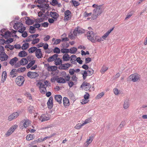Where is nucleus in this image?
<instances>
[{
  "label": "nucleus",
  "mask_w": 147,
  "mask_h": 147,
  "mask_svg": "<svg viewBox=\"0 0 147 147\" xmlns=\"http://www.w3.org/2000/svg\"><path fill=\"white\" fill-rule=\"evenodd\" d=\"M87 35L88 38L92 42H96V40L97 39L98 36H96L94 38V35L93 32L91 31H89L87 32Z\"/></svg>",
  "instance_id": "obj_1"
},
{
  "label": "nucleus",
  "mask_w": 147,
  "mask_h": 147,
  "mask_svg": "<svg viewBox=\"0 0 147 147\" xmlns=\"http://www.w3.org/2000/svg\"><path fill=\"white\" fill-rule=\"evenodd\" d=\"M140 76L137 74H135L130 75L128 78V80H131L134 82L140 80Z\"/></svg>",
  "instance_id": "obj_2"
},
{
  "label": "nucleus",
  "mask_w": 147,
  "mask_h": 147,
  "mask_svg": "<svg viewBox=\"0 0 147 147\" xmlns=\"http://www.w3.org/2000/svg\"><path fill=\"white\" fill-rule=\"evenodd\" d=\"M24 81V78L22 76H18L16 80V82L17 84L19 86L22 85Z\"/></svg>",
  "instance_id": "obj_3"
},
{
  "label": "nucleus",
  "mask_w": 147,
  "mask_h": 147,
  "mask_svg": "<svg viewBox=\"0 0 147 147\" xmlns=\"http://www.w3.org/2000/svg\"><path fill=\"white\" fill-rule=\"evenodd\" d=\"M27 76L31 79H34L38 76L39 74L36 72L29 71L27 74Z\"/></svg>",
  "instance_id": "obj_4"
},
{
  "label": "nucleus",
  "mask_w": 147,
  "mask_h": 147,
  "mask_svg": "<svg viewBox=\"0 0 147 147\" xmlns=\"http://www.w3.org/2000/svg\"><path fill=\"white\" fill-rule=\"evenodd\" d=\"M65 17L64 20L66 21L70 20L71 17V12L69 10H67L65 12Z\"/></svg>",
  "instance_id": "obj_5"
},
{
  "label": "nucleus",
  "mask_w": 147,
  "mask_h": 147,
  "mask_svg": "<svg viewBox=\"0 0 147 147\" xmlns=\"http://www.w3.org/2000/svg\"><path fill=\"white\" fill-rule=\"evenodd\" d=\"M71 66V65L67 63L64 64H61L58 67V68L60 70H67Z\"/></svg>",
  "instance_id": "obj_6"
},
{
  "label": "nucleus",
  "mask_w": 147,
  "mask_h": 147,
  "mask_svg": "<svg viewBox=\"0 0 147 147\" xmlns=\"http://www.w3.org/2000/svg\"><path fill=\"white\" fill-rule=\"evenodd\" d=\"M18 127L17 125H15L11 127L9 130L7 131L5 135L7 136H10L15 130Z\"/></svg>",
  "instance_id": "obj_7"
},
{
  "label": "nucleus",
  "mask_w": 147,
  "mask_h": 147,
  "mask_svg": "<svg viewBox=\"0 0 147 147\" xmlns=\"http://www.w3.org/2000/svg\"><path fill=\"white\" fill-rule=\"evenodd\" d=\"M19 115V114L18 112H14L9 116L8 120L9 121H12L13 119L16 118L18 117Z\"/></svg>",
  "instance_id": "obj_8"
},
{
  "label": "nucleus",
  "mask_w": 147,
  "mask_h": 147,
  "mask_svg": "<svg viewBox=\"0 0 147 147\" xmlns=\"http://www.w3.org/2000/svg\"><path fill=\"white\" fill-rule=\"evenodd\" d=\"M15 21H12L11 22L10 24L14 23L13 28L15 29H18L20 27H22L23 25V24L20 22H15Z\"/></svg>",
  "instance_id": "obj_9"
},
{
  "label": "nucleus",
  "mask_w": 147,
  "mask_h": 147,
  "mask_svg": "<svg viewBox=\"0 0 147 147\" xmlns=\"http://www.w3.org/2000/svg\"><path fill=\"white\" fill-rule=\"evenodd\" d=\"M50 118L48 114H43L40 116V120L42 122H43L49 120Z\"/></svg>",
  "instance_id": "obj_10"
},
{
  "label": "nucleus",
  "mask_w": 147,
  "mask_h": 147,
  "mask_svg": "<svg viewBox=\"0 0 147 147\" xmlns=\"http://www.w3.org/2000/svg\"><path fill=\"white\" fill-rule=\"evenodd\" d=\"M53 98L51 96L49 98V99L47 102V105L48 108L49 109H51L53 106Z\"/></svg>",
  "instance_id": "obj_11"
},
{
  "label": "nucleus",
  "mask_w": 147,
  "mask_h": 147,
  "mask_svg": "<svg viewBox=\"0 0 147 147\" xmlns=\"http://www.w3.org/2000/svg\"><path fill=\"white\" fill-rule=\"evenodd\" d=\"M101 5H99L94 9L93 12L96 13L98 16L100 15L102 13V9L101 8Z\"/></svg>",
  "instance_id": "obj_12"
},
{
  "label": "nucleus",
  "mask_w": 147,
  "mask_h": 147,
  "mask_svg": "<svg viewBox=\"0 0 147 147\" xmlns=\"http://www.w3.org/2000/svg\"><path fill=\"white\" fill-rule=\"evenodd\" d=\"M35 55L38 59L42 58L43 56L40 49H38L35 52Z\"/></svg>",
  "instance_id": "obj_13"
},
{
  "label": "nucleus",
  "mask_w": 147,
  "mask_h": 147,
  "mask_svg": "<svg viewBox=\"0 0 147 147\" xmlns=\"http://www.w3.org/2000/svg\"><path fill=\"white\" fill-rule=\"evenodd\" d=\"M58 56V54H55L48 58L47 61L48 62H51L53 61H55L56 58Z\"/></svg>",
  "instance_id": "obj_14"
},
{
  "label": "nucleus",
  "mask_w": 147,
  "mask_h": 147,
  "mask_svg": "<svg viewBox=\"0 0 147 147\" xmlns=\"http://www.w3.org/2000/svg\"><path fill=\"white\" fill-rule=\"evenodd\" d=\"M30 121L28 119H24L22 121V122L23 123V126L24 127L26 128L29 125L30 123Z\"/></svg>",
  "instance_id": "obj_15"
},
{
  "label": "nucleus",
  "mask_w": 147,
  "mask_h": 147,
  "mask_svg": "<svg viewBox=\"0 0 147 147\" xmlns=\"http://www.w3.org/2000/svg\"><path fill=\"white\" fill-rule=\"evenodd\" d=\"M8 58V56L5 53L0 54V59L1 61L6 60Z\"/></svg>",
  "instance_id": "obj_16"
},
{
  "label": "nucleus",
  "mask_w": 147,
  "mask_h": 147,
  "mask_svg": "<svg viewBox=\"0 0 147 147\" xmlns=\"http://www.w3.org/2000/svg\"><path fill=\"white\" fill-rule=\"evenodd\" d=\"M81 87L82 88H86L87 89H89L91 87V86L90 85L89 83L87 82H83L81 86Z\"/></svg>",
  "instance_id": "obj_17"
},
{
  "label": "nucleus",
  "mask_w": 147,
  "mask_h": 147,
  "mask_svg": "<svg viewBox=\"0 0 147 147\" xmlns=\"http://www.w3.org/2000/svg\"><path fill=\"white\" fill-rule=\"evenodd\" d=\"M63 103L64 106L66 107L69 105V99L66 97H64L63 98Z\"/></svg>",
  "instance_id": "obj_18"
},
{
  "label": "nucleus",
  "mask_w": 147,
  "mask_h": 147,
  "mask_svg": "<svg viewBox=\"0 0 147 147\" xmlns=\"http://www.w3.org/2000/svg\"><path fill=\"white\" fill-rule=\"evenodd\" d=\"M50 15L53 18L56 20L59 17L58 14L56 12L51 11Z\"/></svg>",
  "instance_id": "obj_19"
},
{
  "label": "nucleus",
  "mask_w": 147,
  "mask_h": 147,
  "mask_svg": "<svg viewBox=\"0 0 147 147\" xmlns=\"http://www.w3.org/2000/svg\"><path fill=\"white\" fill-rule=\"evenodd\" d=\"M55 64L56 65H58L61 64L62 63V60L60 58L58 57L56 58L54 61Z\"/></svg>",
  "instance_id": "obj_20"
},
{
  "label": "nucleus",
  "mask_w": 147,
  "mask_h": 147,
  "mask_svg": "<svg viewBox=\"0 0 147 147\" xmlns=\"http://www.w3.org/2000/svg\"><path fill=\"white\" fill-rule=\"evenodd\" d=\"M55 98V100L58 102L59 103H61L62 97L60 95H56Z\"/></svg>",
  "instance_id": "obj_21"
},
{
  "label": "nucleus",
  "mask_w": 147,
  "mask_h": 147,
  "mask_svg": "<svg viewBox=\"0 0 147 147\" xmlns=\"http://www.w3.org/2000/svg\"><path fill=\"white\" fill-rule=\"evenodd\" d=\"M18 60V58L15 57L11 59L9 61V63L12 66L14 65V64L16 63Z\"/></svg>",
  "instance_id": "obj_22"
},
{
  "label": "nucleus",
  "mask_w": 147,
  "mask_h": 147,
  "mask_svg": "<svg viewBox=\"0 0 147 147\" xmlns=\"http://www.w3.org/2000/svg\"><path fill=\"white\" fill-rule=\"evenodd\" d=\"M70 58V57L67 54H64L63 56L62 59L63 60L65 61H67L69 60Z\"/></svg>",
  "instance_id": "obj_23"
},
{
  "label": "nucleus",
  "mask_w": 147,
  "mask_h": 147,
  "mask_svg": "<svg viewBox=\"0 0 147 147\" xmlns=\"http://www.w3.org/2000/svg\"><path fill=\"white\" fill-rule=\"evenodd\" d=\"M21 65H25L28 63V61L26 58H23L20 61Z\"/></svg>",
  "instance_id": "obj_24"
},
{
  "label": "nucleus",
  "mask_w": 147,
  "mask_h": 147,
  "mask_svg": "<svg viewBox=\"0 0 147 147\" xmlns=\"http://www.w3.org/2000/svg\"><path fill=\"white\" fill-rule=\"evenodd\" d=\"M27 55V53L24 51H22L20 52L18 54V56L20 57H24L26 56Z\"/></svg>",
  "instance_id": "obj_25"
},
{
  "label": "nucleus",
  "mask_w": 147,
  "mask_h": 147,
  "mask_svg": "<svg viewBox=\"0 0 147 147\" xmlns=\"http://www.w3.org/2000/svg\"><path fill=\"white\" fill-rule=\"evenodd\" d=\"M57 68V67L56 66H49L48 67L47 69L49 71H54L56 70Z\"/></svg>",
  "instance_id": "obj_26"
},
{
  "label": "nucleus",
  "mask_w": 147,
  "mask_h": 147,
  "mask_svg": "<svg viewBox=\"0 0 147 147\" xmlns=\"http://www.w3.org/2000/svg\"><path fill=\"white\" fill-rule=\"evenodd\" d=\"M26 18H28V19L26 20V24L28 25H30L34 23V21L33 20L30 18L29 19V18L26 17Z\"/></svg>",
  "instance_id": "obj_27"
},
{
  "label": "nucleus",
  "mask_w": 147,
  "mask_h": 147,
  "mask_svg": "<svg viewBox=\"0 0 147 147\" xmlns=\"http://www.w3.org/2000/svg\"><path fill=\"white\" fill-rule=\"evenodd\" d=\"M11 32L9 31H7L5 32L4 34L3 35V36L5 38L7 39L8 38L10 37H11Z\"/></svg>",
  "instance_id": "obj_28"
},
{
  "label": "nucleus",
  "mask_w": 147,
  "mask_h": 147,
  "mask_svg": "<svg viewBox=\"0 0 147 147\" xmlns=\"http://www.w3.org/2000/svg\"><path fill=\"white\" fill-rule=\"evenodd\" d=\"M61 40L60 39H57L55 40V38H53L52 40V41L54 42L53 45H57L59 44L61 42Z\"/></svg>",
  "instance_id": "obj_29"
},
{
  "label": "nucleus",
  "mask_w": 147,
  "mask_h": 147,
  "mask_svg": "<svg viewBox=\"0 0 147 147\" xmlns=\"http://www.w3.org/2000/svg\"><path fill=\"white\" fill-rule=\"evenodd\" d=\"M7 78V73L6 71H4L3 72L2 75L1 81L3 82L5 81Z\"/></svg>",
  "instance_id": "obj_30"
},
{
  "label": "nucleus",
  "mask_w": 147,
  "mask_h": 147,
  "mask_svg": "<svg viewBox=\"0 0 147 147\" xmlns=\"http://www.w3.org/2000/svg\"><path fill=\"white\" fill-rule=\"evenodd\" d=\"M38 49L35 47H32L30 48L28 50V51L29 53H34V52L35 51L36 52V51Z\"/></svg>",
  "instance_id": "obj_31"
},
{
  "label": "nucleus",
  "mask_w": 147,
  "mask_h": 147,
  "mask_svg": "<svg viewBox=\"0 0 147 147\" xmlns=\"http://www.w3.org/2000/svg\"><path fill=\"white\" fill-rule=\"evenodd\" d=\"M35 60H33L28 64L26 66V68L27 69H29L35 63Z\"/></svg>",
  "instance_id": "obj_32"
},
{
  "label": "nucleus",
  "mask_w": 147,
  "mask_h": 147,
  "mask_svg": "<svg viewBox=\"0 0 147 147\" xmlns=\"http://www.w3.org/2000/svg\"><path fill=\"white\" fill-rule=\"evenodd\" d=\"M57 81L58 83H64L65 82V80L63 78L60 77L58 78Z\"/></svg>",
  "instance_id": "obj_33"
},
{
  "label": "nucleus",
  "mask_w": 147,
  "mask_h": 147,
  "mask_svg": "<svg viewBox=\"0 0 147 147\" xmlns=\"http://www.w3.org/2000/svg\"><path fill=\"white\" fill-rule=\"evenodd\" d=\"M69 50L70 53L71 54H75L77 50V48L75 47H71Z\"/></svg>",
  "instance_id": "obj_34"
},
{
  "label": "nucleus",
  "mask_w": 147,
  "mask_h": 147,
  "mask_svg": "<svg viewBox=\"0 0 147 147\" xmlns=\"http://www.w3.org/2000/svg\"><path fill=\"white\" fill-rule=\"evenodd\" d=\"M29 32L31 34L35 33V27L32 26H30L29 29Z\"/></svg>",
  "instance_id": "obj_35"
},
{
  "label": "nucleus",
  "mask_w": 147,
  "mask_h": 147,
  "mask_svg": "<svg viewBox=\"0 0 147 147\" xmlns=\"http://www.w3.org/2000/svg\"><path fill=\"white\" fill-rule=\"evenodd\" d=\"M129 106V104L128 101L127 100H125L123 104V108L125 109H127Z\"/></svg>",
  "instance_id": "obj_36"
},
{
  "label": "nucleus",
  "mask_w": 147,
  "mask_h": 147,
  "mask_svg": "<svg viewBox=\"0 0 147 147\" xmlns=\"http://www.w3.org/2000/svg\"><path fill=\"white\" fill-rule=\"evenodd\" d=\"M29 46V44L27 43H26L24 44L22 47V49L23 50H26Z\"/></svg>",
  "instance_id": "obj_37"
},
{
  "label": "nucleus",
  "mask_w": 147,
  "mask_h": 147,
  "mask_svg": "<svg viewBox=\"0 0 147 147\" xmlns=\"http://www.w3.org/2000/svg\"><path fill=\"white\" fill-rule=\"evenodd\" d=\"M61 51L60 50V49L57 47H55L53 49V53H57L56 54L59 53Z\"/></svg>",
  "instance_id": "obj_38"
},
{
  "label": "nucleus",
  "mask_w": 147,
  "mask_h": 147,
  "mask_svg": "<svg viewBox=\"0 0 147 147\" xmlns=\"http://www.w3.org/2000/svg\"><path fill=\"white\" fill-rule=\"evenodd\" d=\"M76 29L78 33V34L82 33L84 32V30L81 28L79 27H77L76 28Z\"/></svg>",
  "instance_id": "obj_39"
},
{
  "label": "nucleus",
  "mask_w": 147,
  "mask_h": 147,
  "mask_svg": "<svg viewBox=\"0 0 147 147\" xmlns=\"http://www.w3.org/2000/svg\"><path fill=\"white\" fill-rule=\"evenodd\" d=\"M108 69V68L107 67L103 65L100 70V71L103 74Z\"/></svg>",
  "instance_id": "obj_40"
},
{
  "label": "nucleus",
  "mask_w": 147,
  "mask_h": 147,
  "mask_svg": "<svg viewBox=\"0 0 147 147\" xmlns=\"http://www.w3.org/2000/svg\"><path fill=\"white\" fill-rule=\"evenodd\" d=\"M88 69L87 71H88V75L89 76L92 75L94 73V70L91 68H89Z\"/></svg>",
  "instance_id": "obj_41"
},
{
  "label": "nucleus",
  "mask_w": 147,
  "mask_h": 147,
  "mask_svg": "<svg viewBox=\"0 0 147 147\" xmlns=\"http://www.w3.org/2000/svg\"><path fill=\"white\" fill-rule=\"evenodd\" d=\"M26 68L25 67H20L17 70V72L21 73L25 71Z\"/></svg>",
  "instance_id": "obj_42"
},
{
  "label": "nucleus",
  "mask_w": 147,
  "mask_h": 147,
  "mask_svg": "<svg viewBox=\"0 0 147 147\" xmlns=\"http://www.w3.org/2000/svg\"><path fill=\"white\" fill-rule=\"evenodd\" d=\"M61 53H68L70 52L69 50L68 49H62L61 50Z\"/></svg>",
  "instance_id": "obj_43"
},
{
  "label": "nucleus",
  "mask_w": 147,
  "mask_h": 147,
  "mask_svg": "<svg viewBox=\"0 0 147 147\" xmlns=\"http://www.w3.org/2000/svg\"><path fill=\"white\" fill-rule=\"evenodd\" d=\"M82 74L83 75V78L84 80H85L86 78V77L88 76V71H86V70H84V71L83 73Z\"/></svg>",
  "instance_id": "obj_44"
},
{
  "label": "nucleus",
  "mask_w": 147,
  "mask_h": 147,
  "mask_svg": "<svg viewBox=\"0 0 147 147\" xmlns=\"http://www.w3.org/2000/svg\"><path fill=\"white\" fill-rule=\"evenodd\" d=\"M34 138V135H32L31 134L28 135L26 138V139L28 140H30Z\"/></svg>",
  "instance_id": "obj_45"
},
{
  "label": "nucleus",
  "mask_w": 147,
  "mask_h": 147,
  "mask_svg": "<svg viewBox=\"0 0 147 147\" xmlns=\"http://www.w3.org/2000/svg\"><path fill=\"white\" fill-rule=\"evenodd\" d=\"M39 40L40 39L38 38H35V39L32 40V44L33 45H34L38 42Z\"/></svg>",
  "instance_id": "obj_46"
},
{
  "label": "nucleus",
  "mask_w": 147,
  "mask_h": 147,
  "mask_svg": "<svg viewBox=\"0 0 147 147\" xmlns=\"http://www.w3.org/2000/svg\"><path fill=\"white\" fill-rule=\"evenodd\" d=\"M13 41V39L12 38H10L7 39L5 41V44H9L12 42Z\"/></svg>",
  "instance_id": "obj_47"
},
{
  "label": "nucleus",
  "mask_w": 147,
  "mask_h": 147,
  "mask_svg": "<svg viewBox=\"0 0 147 147\" xmlns=\"http://www.w3.org/2000/svg\"><path fill=\"white\" fill-rule=\"evenodd\" d=\"M32 37L31 36V35L28 36L27 38L25 40H24L23 41L24 42H29L30 41H32Z\"/></svg>",
  "instance_id": "obj_48"
},
{
  "label": "nucleus",
  "mask_w": 147,
  "mask_h": 147,
  "mask_svg": "<svg viewBox=\"0 0 147 147\" xmlns=\"http://www.w3.org/2000/svg\"><path fill=\"white\" fill-rule=\"evenodd\" d=\"M50 4L53 6H55L58 4V2L56 0H52V2L50 3Z\"/></svg>",
  "instance_id": "obj_49"
},
{
  "label": "nucleus",
  "mask_w": 147,
  "mask_h": 147,
  "mask_svg": "<svg viewBox=\"0 0 147 147\" xmlns=\"http://www.w3.org/2000/svg\"><path fill=\"white\" fill-rule=\"evenodd\" d=\"M98 16L97 15L96 13H94L93 12V15L91 17L92 20H94L96 19L97 18Z\"/></svg>",
  "instance_id": "obj_50"
},
{
  "label": "nucleus",
  "mask_w": 147,
  "mask_h": 147,
  "mask_svg": "<svg viewBox=\"0 0 147 147\" xmlns=\"http://www.w3.org/2000/svg\"><path fill=\"white\" fill-rule=\"evenodd\" d=\"M71 1L72 2L74 5L75 7L78 6L80 4L79 2L76 1L72 0Z\"/></svg>",
  "instance_id": "obj_51"
},
{
  "label": "nucleus",
  "mask_w": 147,
  "mask_h": 147,
  "mask_svg": "<svg viewBox=\"0 0 147 147\" xmlns=\"http://www.w3.org/2000/svg\"><path fill=\"white\" fill-rule=\"evenodd\" d=\"M104 95V93L103 92H102L98 94L96 96V98L98 99L100 98Z\"/></svg>",
  "instance_id": "obj_52"
},
{
  "label": "nucleus",
  "mask_w": 147,
  "mask_h": 147,
  "mask_svg": "<svg viewBox=\"0 0 147 147\" xmlns=\"http://www.w3.org/2000/svg\"><path fill=\"white\" fill-rule=\"evenodd\" d=\"M84 125H83V123L82 124L81 123H78L75 126V128L76 129H79L81 127Z\"/></svg>",
  "instance_id": "obj_53"
},
{
  "label": "nucleus",
  "mask_w": 147,
  "mask_h": 147,
  "mask_svg": "<svg viewBox=\"0 0 147 147\" xmlns=\"http://www.w3.org/2000/svg\"><path fill=\"white\" fill-rule=\"evenodd\" d=\"M91 121V119L90 118L86 119L83 123V125H84L90 122Z\"/></svg>",
  "instance_id": "obj_54"
},
{
  "label": "nucleus",
  "mask_w": 147,
  "mask_h": 147,
  "mask_svg": "<svg viewBox=\"0 0 147 147\" xmlns=\"http://www.w3.org/2000/svg\"><path fill=\"white\" fill-rule=\"evenodd\" d=\"M76 37V36H74V35L73 33H70L69 36V38L71 39H74Z\"/></svg>",
  "instance_id": "obj_55"
},
{
  "label": "nucleus",
  "mask_w": 147,
  "mask_h": 147,
  "mask_svg": "<svg viewBox=\"0 0 147 147\" xmlns=\"http://www.w3.org/2000/svg\"><path fill=\"white\" fill-rule=\"evenodd\" d=\"M75 72V69H70L69 70V74L71 75H74Z\"/></svg>",
  "instance_id": "obj_56"
},
{
  "label": "nucleus",
  "mask_w": 147,
  "mask_h": 147,
  "mask_svg": "<svg viewBox=\"0 0 147 147\" xmlns=\"http://www.w3.org/2000/svg\"><path fill=\"white\" fill-rule=\"evenodd\" d=\"M38 3L39 4H41L45 2H48V0H38Z\"/></svg>",
  "instance_id": "obj_57"
},
{
  "label": "nucleus",
  "mask_w": 147,
  "mask_h": 147,
  "mask_svg": "<svg viewBox=\"0 0 147 147\" xmlns=\"http://www.w3.org/2000/svg\"><path fill=\"white\" fill-rule=\"evenodd\" d=\"M16 72H17V70L16 69H14L12 70L10 72V75H11V76H12L13 75L15 74Z\"/></svg>",
  "instance_id": "obj_58"
},
{
  "label": "nucleus",
  "mask_w": 147,
  "mask_h": 147,
  "mask_svg": "<svg viewBox=\"0 0 147 147\" xmlns=\"http://www.w3.org/2000/svg\"><path fill=\"white\" fill-rule=\"evenodd\" d=\"M92 14V13H88L86 11H85L84 13V17H87L91 16Z\"/></svg>",
  "instance_id": "obj_59"
},
{
  "label": "nucleus",
  "mask_w": 147,
  "mask_h": 147,
  "mask_svg": "<svg viewBox=\"0 0 147 147\" xmlns=\"http://www.w3.org/2000/svg\"><path fill=\"white\" fill-rule=\"evenodd\" d=\"M39 89L40 92L41 93L45 94V92L47 91L46 87H45L44 89L42 88H39Z\"/></svg>",
  "instance_id": "obj_60"
},
{
  "label": "nucleus",
  "mask_w": 147,
  "mask_h": 147,
  "mask_svg": "<svg viewBox=\"0 0 147 147\" xmlns=\"http://www.w3.org/2000/svg\"><path fill=\"white\" fill-rule=\"evenodd\" d=\"M92 139H93L92 137V136L90 137L89 138V139H88L87 140V144H89L90 143L92 142Z\"/></svg>",
  "instance_id": "obj_61"
},
{
  "label": "nucleus",
  "mask_w": 147,
  "mask_h": 147,
  "mask_svg": "<svg viewBox=\"0 0 147 147\" xmlns=\"http://www.w3.org/2000/svg\"><path fill=\"white\" fill-rule=\"evenodd\" d=\"M49 23L47 22H44L41 24V25L44 27H47L49 25Z\"/></svg>",
  "instance_id": "obj_62"
},
{
  "label": "nucleus",
  "mask_w": 147,
  "mask_h": 147,
  "mask_svg": "<svg viewBox=\"0 0 147 147\" xmlns=\"http://www.w3.org/2000/svg\"><path fill=\"white\" fill-rule=\"evenodd\" d=\"M91 58L90 57H87L85 59V63H88L91 61Z\"/></svg>",
  "instance_id": "obj_63"
},
{
  "label": "nucleus",
  "mask_w": 147,
  "mask_h": 147,
  "mask_svg": "<svg viewBox=\"0 0 147 147\" xmlns=\"http://www.w3.org/2000/svg\"><path fill=\"white\" fill-rule=\"evenodd\" d=\"M71 77V80L73 81H76L77 80V78L76 77V75H72Z\"/></svg>",
  "instance_id": "obj_64"
}]
</instances>
